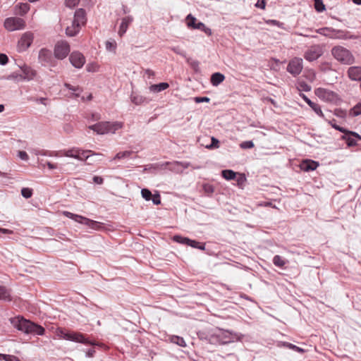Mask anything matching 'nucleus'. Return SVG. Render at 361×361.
<instances>
[{
  "label": "nucleus",
  "instance_id": "obj_51",
  "mask_svg": "<svg viewBox=\"0 0 361 361\" xmlns=\"http://www.w3.org/2000/svg\"><path fill=\"white\" fill-rule=\"evenodd\" d=\"M203 190L207 195H211L214 192V188L212 185L205 183L203 185Z\"/></svg>",
  "mask_w": 361,
  "mask_h": 361
},
{
  "label": "nucleus",
  "instance_id": "obj_30",
  "mask_svg": "<svg viewBox=\"0 0 361 361\" xmlns=\"http://www.w3.org/2000/svg\"><path fill=\"white\" fill-rule=\"evenodd\" d=\"M348 114L351 117H356L361 115V101L349 110Z\"/></svg>",
  "mask_w": 361,
  "mask_h": 361
},
{
  "label": "nucleus",
  "instance_id": "obj_9",
  "mask_svg": "<svg viewBox=\"0 0 361 361\" xmlns=\"http://www.w3.org/2000/svg\"><path fill=\"white\" fill-rule=\"evenodd\" d=\"M187 26L191 29L200 30L203 31L207 35L210 36L212 35V30L210 28L206 27V25L200 21L197 20L192 14H188L186 17Z\"/></svg>",
  "mask_w": 361,
  "mask_h": 361
},
{
  "label": "nucleus",
  "instance_id": "obj_63",
  "mask_svg": "<svg viewBox=\"0 0 361 361\" xmlns=\"http://www.w3.org/2000/svg\"><path fill=\"white\" fill-rule=\"evenodd\" d=\"M95 353V350L93 348L89 349L86 353V356L89 357H92Z\"/></svg>",
  "mask_w": 361,
  "mask_h": 361
},
{
  "label": "nucleus",
  "instance_id": "obj_54",
  "mask_svg": "<svg viewBox=\"0 0 361 361\" xmlns=\"http://www.w3.org/2000/svg\"><path fill=\"white\" fill-rule=\"evenodd\" d=\"M317 115L320 116L322 118H324V115L322 111L321 106L317 104L316 106L312 109Z\"/></svg>",
  "mask_w": 361,
  "mask_h": 361
},
{
  "label": "nucleus",
  "instance_id": "obj_6",
  "mask_svg": "<svg viewBox=\"0 0 361 361\" xmlns=\"http://www.w3.org/2000/svg\"><path fill=\"white\" fill-rule=\"evenodd\" d=\"M122 127L121 123L110 122H99L94 125L89 126V128L98 134H105L108 133H114L116 130Z\"/></svg>",
  "mask_w": 361,
  "mask_h": 361
},
{
  "label": "nucleus",
  "instance_id": "obj_24",
  "mask_svg": "<svg viewBox=\"0 0 361 361\" xmlns=\"http://www.w3.org/2000/svg\"><path fill=\"white\" fill-rule=\"evenodd\" d=\"M131 102L135 105H140L142 104H147L149 102L147 97H145L142 95L137 94L135 92H133L130 96Z\"/></svg>",
  "mask_w": 361,
  "mask_h": 361
},
{
  "label": "nucleus",
  "instance_id": "obj_23",
  "mask_svg": "<svg viewBox=\"0 0 361 361\" xmlns=\"http://www.w3.org/2000/svg\"><path fill=\"white\" fill-rule=\"evenodd\" d=\"M0 300L11 302L12 300L11 290L4 286H0Z\"/></svg>",
  "mask_w": 361,
  "mask_h": 361
},
{
  "label": "nucleus",
  "instance_id": "obj_36",
  "mask_svg": "<svg viewBox=\"0 0 361 361\" xmlns=\"http://www.w3.org/2000/svg\"><path fill=\"white\" fill-rule=\"evenodd\" d=\"M188 246H190L193 248L199 249L200 250H205V244L203 243L198 242L195 240L190 239Z\"/></svg>",
  "mask_w": 361,
  "mask_h": 361
},
{
  "label": "nucleus",
  "instance_id": "obj_42",
  "mask_svg": "<svg viewBox=\"0 0 361 361\" xmlns=\"http://www.w3.org/2000/svg\"><path fill=\"white\" fill-rule=\"evenodd\" d=\"M314 8L319 13L324 11L326 9V8L323 3V1L314 0Z\"/></svg>",
  "mask_w": 361,
  "mask_h": 361
},
{
  "label": "nucleus",
  "instance_id": "obj_60",
  "mask_svg": "<svg viewBox=\"0 0 361 361\" xmlns=\"http://www.w3.org/2000/svg\"><path fill=\"white\" fill-rule=\"evenodd\" d=\"M92 180L96 184H102L104 183V178L101 176H94Z\"/></svg>",
  "mask_w": 361,
  "mask_h": 361
},
{
  "label": "nucleus",
  "instance_id": "obj_39",
  "mask_svg": "<svg viewBox=\"0 0 361 361\" xmlns=\"http://www.w3.org/2000/svg\"><path fill=\"white\" fill-rule=\"evenodd\" d=\"M80 155L84 159H87L90 156L96 155V156H102L101 154L94 153L91 150H81L80 149Z\"/></svg>",
  "mask_w": 361,
  "mask_h": 361
},
{
  "label": "nucleus",
  "instance_id": "obj_17",
  "mask_svg": "<svg viewBox=\"0 0 361 361\" xmlns=\"http://www.w3.org/2000/svg\"><path fill=\"white\" fill-rule=\"evenodd\" d=\"M69 61L76 68H81L85 63L84 56L79 51H73L69 56Z\"/></svg>",
  "mask_w": 361,
  "mask_h": 361
},
{
  "label": "nucleus",
  "instance_id": "obj_44",
  "mask_svg": "<svg viewBox=\"0 0 361 361\" xmlns=\"http://www.w3.org/2000/svg\"><path fill=\"white\" fill-rule=\"evenodd\" d=\"M187 62L194 71H197L199 70L200 63L198 61L188 58Z\"/></svg>",
  "mask_w": 361,
  "mask_h": 361
},
{
  "label": "nucleus",
  "instance_id": "obj_4",
  "mask_svg": "<svg viewBox=\"0 0 361 361\" xmlns=\"http://www.w3.org/2000/svg\"><path fill=\"white\" fill-rule=\"evenodd\" d=\"M63 214L65 216L75 221L76 222H78L82 224H85L94 230H100V229L104 228V224H102L101 222L90 219L88 218H86L85 216H80L78 214H73L68 211L63 212Z\"/></svg>",
  "mask_w": 361,
  "mask_h": 361
},
{
  "label": "nucleus",
  "instance_id": "obj_35",
  "mask_svg": "<svg viewBox=\"0 0 361 361\" xmlns=\"http://www.w3.org/2000/svg\"><path fill=\"white\" fill-rule=\"evenodd\" d=\"M19 11L17 12L20 16L25 15L30 10V5L27 3H20L16 6Z\"/></svg>",
  "mask_w": 361,
  "mask_h": 361
},
{
  "label": "nucleus",
  "instance_id": "obj_31",
  "mask_svg": "<svg viewBox=\"0 0 361 361\" xmlns=\"http://www.w3.org/2000/svg\"><path fill=\"white\" fill-rule=\"evenodd\" d=\"M237 176V173L233 170L224 169L221 171V176L226 180H234Z\"/></svg>",
  "mask_w": 361,
  "mask_h": 361
},
{
  "label": "nucleus",
  "instance_id": "obj_25",
  "mask_svg": "<svg viewBox=\"0 0 361 361\" xmlns=\"http://www.w3.org/2000/svg\"><path fill=\"white\" fill-rule=\"evenodd\" d=\"M63 155L77 159L78 160H83V158L80 155V149L78 148H72L68 150L63 151Z\"/></svg>",
  "mask_w": 361,
  "mask_h": 361
},
{
  "label": "nucleus",
  "instance_id": "obj_28",
  "mask_svg": "<svg viewBox=\"0 0 361 361\" xmlns=\"http://www.w3.org/2000/svg\"><path fill=\"white\" fill-rule=\"evenodd\" d=\"M278 346L279 347H286L288 349H290V350H293L295 352H298V353H302L305 352V350L302 349V348L300 347H298L293 343H288V342H280L279 344H278Z\"/></svg>",
  "mask_w": 361,
  "mask_h": 361
},
{
  "label": "nucleus",
  "instance_id": "obj_59",
  "mask_svg": "<svg viewBox=\"0 0 361 361\" xmlns=\"http://www.w3.org/2000/svg\"><path fill=\"white\" fill-rule=\"evenodd\" d=\"M20 76H23V75L22 74H18V73H11V75H9L8 76V79H9V80H20Z\"/></svg>",
  "mask_w": 361,
  "mask_h": 361
},
{
  "label": "nucleus",
  "instance_id": "obj_50",
  "mask_svg": "<svg viewBox=\"0 0 361 361\" xmlns=\"http://www.w3.org/2000/svg\"><path fill=\"white\" fill-rule=\"evenodd\" d=\"M0 357L5 361H21L18 357L12 355L0 354Z\"/></svg>",
  "mask_w": 361,
  "mask_h": 361
},
{
  "label": "nucleus",
  "instance_id": "obj_37",
  "mask_svg": "<svg viewBox=\"0 0 361 361\" xmlns=\"http://www.w3.org/2000/svg\"><path fill=\"white\" fill-rule=\"evenodd\" d=\"M64 86L69 90H71L75 92V93H73L74 97H78L80 96V92H82V89L79 86L75 87V86L71 85L69 83L66 82L64 84Z\"/></svg>",
  "mask_w": 361,
  "mask_h": 361
},
{
  "label": "nucleus",
  "instance_id": "obj_10",
  "mask_svg": "<svg viewBox=\"0 0 361 361\" xmlns=\"http://www.w3.org/2000/svg\"><path fill=\"white\" fill-rule=\"evenodd\" d=\"M302 68V59L299 57H294L288 62L286 71L293 77H296L301 73Z\"/></svg>",
  "mask_w": 361,
  "mask_h": 361
},
{
  "label": "nucleus",
  "instance_id": "obj_58",
  "mask_svg": "<svg viewBox=\"0 0 361 361\" xmlns=\"http://www.w3.org/2000/svg\"><path fill=\"white\" fill-rule=\"evenodd\" d=\"M8 61V58L5 54H0V64L2 66L6 65Z\"/></svg>",
  "mask_w": 361,
  "mask_h": 361
},
{
  "label": "nucleus",
  "instance_id": "obj_2",
  "mask_svg": "<svg viewBox=\"0 0 361 361\" xmlns=\"http://www.w3.org/2000/svg\"><path fill=\"white\" fill-rule=\"evenodd\" d=\"M317 32L334 39H357L358 35L351 34L345 30H336L333 27H324L317 30Z\"/></svg>",
  "mask_w": 361,
  "mask_h": 361
},
{
  "label": "nucleus",
  "instance_id": "obj_21",
  "mask_svg": "<svg viewBox=\"0 0 361 361\" xmlns=\"http://www.w3.org/2000/svg\"><path fill=\"white\" fill-rule=\"evenodd\" d=\"M318 166V162L310 159H306L301 163L300 169L304 171H312L315 170Z\"/></svg>",
  "mask_w": 361,
  "mask_h": 361
},
{
  "label": "nucleus",
  "instance_id": "obj_56",
  "mask_svg": "<svg viewBox=\"0 0 361 361\" xmlns=\"http://www.w3.org/2000/svg\"><path fill=\"white\" fill-rule=\"evenodd\" d=\"M194 99L196 103L209 102L210 101V99L207 97H196Z\"/></svg>",
  "mask_w": 361,
  "mask_h": 361
},
{
  "label": "nucleus",
  "instance_id": "obj_40",
  "mask_svg": "<svg viewBox=\"0 0 361 361\" xmlns=\"http://www.w3.org/2000/svg\"><path fill=\"white\" fill-rule=\"evenodd\" d=\"M334 114L338 118L345 119L348 116V112L346 110L342 109L341 108H337L334 109Z\"/></svg>",
  "mask_w": 361,
  "mask_h": 361
},
{
  "label": "nucleus",
  "instance_id": "obj_22",
  "mask_svg": "<svg viewBox=\"0 0 361 361\" xmlns=\"http://www.w3.org/2000/svg\"><path fill=\"white\" fill-rule=\"evenodd\" d=\"M133 18L132 16H126L122 19L119 30L118 35L122 37L127 31L129 25L133 22Z\"/></svg>",
  "mask_w": 361,
  "mask_h": 361
},
{
  "label": "nucleus",
  "instance_id": "obj_26",
  "mask_svg": "<svg viewBox=\"0 0 361 361\" xmlns=\"http://www.w3.org/2000/svg\"><path fill=\"white\" fill-rule=\"evenodd\" d=\"M225 79L224 74L216 72L211 75L210 82L213 86H218Z\"/></svg>",
  "mask_w": 361,
  "mask_h": 361
},
{
  "label": "nucleus",
  "instance_id": "obj_52",
  "mask_svg": "<svg viewBox=\"0 0 361 361\" xmlns=\"http://www.w3.org/2000/svg\"><path fill=\"white\" fill-rule=\"evenodd\" d=\"M105 45H106V50L110 51H116V42L114 40H113V41H106Z\"/></svg>",
  "mask_w": 361,
  "mask_h": 361
},
{
  "label": "nucleus",
  "instance_id": "obj_7",
  "mask_svg": "<svg viewBox=\"0 0 361 361\" xmlns=\"http://www.w3.org/2000/svg\"><path fill=\"white\" fill-rule=\"evenodd\" d=\"M235 336L228 331H219L218 334L212 335L210 338V343H219L220 345L227 344L233 342Z\"/></svg>",
  "mask_w": 361,
  "mask_h": 361
},
{
  "label": "nucleus",
  "instance_id": "obj_8",
  "mask_svg": "<svg viewBox=\"0 0 361 361\" xmlns=\"http://www.w3.org/2000/svg\"><path fill=\"white\" fill-rule=\"evenodd\" d=\"M70 51V45L66 41H58L54 49V57L59 60H63L68 55Z\"/></svg>",
  "mask_w": 361,
  "mask_h": 361
},
{
  "label": "nucleus",
  "instance_id": "obj_18",
  "mask_svg": "<svg viewBox=\"0 0 361 361\" xmlns=\"http://www.w3.org/2000/svg\"><path fill=\"white\" fill-rule=\"evenodd\" d=\"M20 68L23 72V76H20V80H31L35 77L37 74L36 71L25 64H24L23 66H20Z\"/></svg>",
  "mask_w": 361,
  "mask_h": 361
},
{
  "label": "nucleus",
  "instance_id": "obj_48",
  "mask_svg": "<svg viewBox=\"0 0 361 361\" xmlns=\"http://www.w3.org/2000/svg\"><path fill=\"white\" fill-rule=\"evenodd\" d=\"M219 141L218 139H216V137H212L211 138V143L210 145H207V149H216V148H219Z\"/></svg>",
  "mask_w": 361,
  "mask_h": 361
},
{
  "label": "nucleus",
  "instance_id": "obj_5",
  "mask_svg": "<svg viewBox=\"0 0 361 361\" xmlns=\"http://www.w3.org/2000/svg\"><path fill=\"white\" fill-rule=\"evenodd\" d=\"M58 335L67 341H71L76 343H80L84 344H90V345H94V343H90L85 336L84 334L79 333V332H75V331H68L61 328L58 329Z\"/></svg>",
  "mask_w": 361,
  "mask_h": 361
},
{
  "label": "nucleus",
  "instance_id": "obj_55",
  "mask_svg": "<svg viewBox=\"0 0 361 361\" xmlns=\"http://www.w3.org/2000/svg\"><path fill=\"white\" fill-rule=\"evenodd\" d=\"M151 200H152L153 204L155 205H159L161 204V197L159 194L152 195Z\"/></svg>",
  "mask_w": 361,
  "mask_h": 361
},
{
  "label": "nucleus",
  "instance_id": "obj_29",
  "mask_svg": "<svg viewBox=\"0 0 361 361\" xmlns=\"http://www.w3.org/2000/svg\"><path fill=\"white\" fill-rule=\"evenodd\" d=\"M295 86L300 92H310L311 90V86L304 80L297 81Z\"/></svg>",
  "mask_w": 361,
  "mask_h": 361
},
{
  "label": "nucleus",
  "instance_id": "obj_45",
  "mask_svg": "<svg viewBox=\"0 0 361 361\" xmlns=\"http://www.w3.org/2000/svg\"><path fill=\"white\" fill-rule=\"evenodd\" d=\"M328 123L333 128H334L335 130L339 131V132H345L346 131V129L343 128V127H341L339 126H338L336 123V120L335 119H332V120H329L328 121Z\"/></svg>",
  "mask_w": 361,
  "mask_h": 361
},
{
  "label": "nucleus",
  "instance_id": "obj_16",
  "mask_svg": "<svg viewBox=\"0 0 361 361\" xmlns=\"http://www.w3.org/2000/svg\"><path fill=\"white\" fill-rule=\"evenodd\" d=\"M343 133L344 135H342L341 139L346 142L348 147H355L357 145V140H361V135L355 132L346 129V131Z\"/></svg>",
  "mask_w": 361,
  "mask_h": 361
},
{
  "label": "nucleus",
  "instance_id": "obj_32",
  "mask_svg": "<svg viewBox=\"0 0 361 361\" xmlns=\"http://www.w3.org/2000/svg\"><path fill=\"white\" fill-rule=\"evenodd\" d=\"M80 28V27H76L72 22V25L66 27V34L69 37H74L79 32Z\"/></svg>",
  "mask_w": 361,
  "mask_h": 361
},
{
  "label": "nucleus",
  "instance_id": "obj_3",
  "mask_svg": "<svg viewBox=\"0 0 361 361\" xmlns=\"http://www.w3.org/2000/svg\"><path fill=\"white\" fill-rule=\"evenodd\" d=\"M334 58L342 64L350 65L355 62V58L350 50L344 47L337 45L331 50Z\"/></svg>",
  "mask_w": 361,
  "mask_h": 361
},
{
  "label": "nucleus",
  "instance_id": "obj_1",
  "mask_svg": "<svg viewBox=\"0 0 361 361\" xmlns=\"http://www.w3.org/2000/svg\"><path fill=\"white\" fill-rule=\"evenodd\" d=\"M9 321L14 328L26 334L43 336L45 333L43 326L25 319L23 316L11 317Z\"/></svg>",
  "mask_w": 361,
  "mask_h": 361
},
{
  "label": "nucleus",
  "instance_id": "obj_33",
  "mask_svg": "<svg viewBox=\"0 0 361 361\" xmlns=\"http://www.w3.org/2000/svg\"><path fill=\"white\" fill-rule=\"evenodd\" d=\"M235 179L236 180L237 185L239 188H243L245 187L247 180L245 173H237Z\"/></svg>",
  "mask_w": 361,
  "mask_h": 361
},
{
  "label": "nucleus",
  "instance_id": "obj_61",
  "mask_svg": "<svg viewBox=\"0 0 361 361\" xmlns=\"http://www.w3.org/2000/svg\"><path fill=\"white\" fill-rule=\"evenodd\" d=\"M18 157L23 159V160H27L28 159V155L25 151H19L18 152Z\"/></svg>",
  "mask_w": 361,
  "mask_h": 361
},
{
  "label": "nucleus",
  "instance_id": "obj_15",
  "mask_svg": "<svg viewBox=\"0 0 361 361\" xmlns=\"http://www.w3.org/2000/svg\"><path fill=\"white\" fill-rule=\"evenodd\" d=\"M38 61L43 66L52 65L54 58L51 51L47 48L41 49L38 54Z\"/></svg>",
  "mask_w": 361,
  "mask_h": 361
},
{
  "label": "nucleus",
  "instance_id": "obj_41",
  "mask_svg": "<svg viewBox=\"0 0 361 361\" xmlns=\"http://www.w3.org/2000/svg\"><path fill=\"white\" fill-rule=\"evenodd\" d=\"M173 240L176 243L188 245L190 238L187 237H183L181 235H176L173 236Z\"/></svg>",
  "mask_w": 361,
  "mask_h": 361
},
{
  "label": "nucleus",
  "instance_id": "obj_14",
  "mask_svg": "<svg viewBox=\"0 0 361 361\" xmlns=\"http://www.w3.org/2000/svg\"><path fill=\"white\" fill-rule=\"evenodd\" d=\"M34 39L33 33L26 32L21 36L18 42V50L20 52L25 51L32 44Z\"/></svg>",
  "mask_w": 361,
  "mask_h": 361
},
{
  "label": "nucleus",
  "instance_id": "obj_34",
  "mask_svg": "<svg viewBox=\"0 0 361 361\" xmlns=\"http://www.w3.org/2000/svg\"><path fill=\"white\" fill-rule=\"evenodd\" d=\"M170 341L173 343H176L179 346L181 347H185L186 343L183 338L178 336H170Z\"/></svg>",
  "mask_w": 361,
  "mask_h": 361
},
{
  "label": "nucleus",
  "instance_id": "obj_27",
  "mask_svg": "<svg viewBox=\"0 0 361 361\" xmlns=\"http://www.w3.org/2000/svg\"><path fill=\"white\" fill-rule=\"evenodd\" d=\"M169 87L168 82H160L159 84L152 85L149 87V90L151 92H160L163 90H166Z\"/></svg>",
  "mask_w": 361,
  "mask_h": 361
},
{
  "label": "nucleus",
  "instance_id": "obj_57",
  "mask_svg": "<svg viewBox=\"0 0 361 361\" xmlns=\"http://www.w3.org/2000/svg\"><path fill=\"white\" fill-rule=\"evenodd\" d=\"M255 6L257 8L264 9L266 6V1L257 0V3L255 4Z\"/></svg>",
  "mask_w": 361,
  "mask_h": 361
},
{
  "label": "nucleus",
  "instance_id": "obj_62",
  "mask_svg": "<svg viewBox=\"0 0 361 361\" xmlns=\"http://www.w3.org/2000/svg\"><path fill=\"white\" fill-rule=\"evenodd\" d=\"M174 164L175 165H180L181 166L183 169H187L190 166V163L189 162H186V161H183V162H180V161H175L174 162Z\"/></svg>",
  "mask_w": 361,
  "mask_h": 361
},
{
  "label": "nucleus",
  "instance_id": "obj_11",
  "mask_svg": "<svg viewBox=\"0 0 361 361\" xmlns=\"http://www.w3.org/2000/svg\"><path fill=\"white\" fill-rule=\"evenodd\" d=\"M4 25L7 30L11 32L23 29L25 27V21L20 18L10 17L6 18Z\"/></svg>",
  "mask_w": 361,
  "mask_h": 361
},
{
  "label": "nucleus",
  "instance_id": "obj_12",
  "mask_svg": "<svg viewBox=\"0 0 361 361\" xmlns=\"http://www.w3.org/2000/svg\"><path fill=\"white\" fill-rule=\"evenodd\" d=\"M323 54V49L319 44H314L309 47L304 53V58L312 62L317 60Z\"/></svg>",
  "mask_w": 361,
  "mask_h": 361
},
{
  "label": "nucleus",
  "instance_id": "obj_46",
  "mask_svg": "<svg viewBox=\"0 0 361 361\" xmlns=\"http://www.w3.org/2000/svg\"><path fill=\"white\" fill-rule=\"evenodd\" d=\"M171 51H173V52H175L176 54L183 56V57H186V52L185 51H184L183 49H181L180 47L178 46H176V47H171L169 48Z\"/></svg>",
  "mask_w": 361,
  "mask_h": 361
},
{
  "label": "nucleus",
  "instance_id": "obj_64",
  "mask_svg": "<svg viewBox=\"0 0 361 361\" xmlns=\"http://www.w3.org/2000/svg\"><path fill=\"white\" fill-rule=\"evenodd\" d=\"M45 164L48 166L49 169H55L57 168V166L54 164H52L50 161H46Z\"/></svg>",
  "mask_w": 361,
  "mask_h": 361
},
{
  "label": "nucleus",
  "instance_id": "obj_53",
  "mask_svg": "<svg viewBox=\"0 0 361 361\" xmlns=\"http://www.w3.org/2000/svg\"><path fill=\"white\" fill-rule=\"evenodd\" d=\"M80 3V0H65V4L68 8H73Z\"/></svg>",
  "mask_w": 361,
  "mask_h": 361
},
{
  "label": "nucleus",
  "instance_id": "obj_19",
  "mask_svg": "<svg viewBox=\"0 0 361 361\" xmlns=\"http://www.w3.org/2000/svg\"><path fill=\"white\" fill-rule=\"evenodd\" d=\"M86 21V12L83 8H78L75 11L74 18L73 20V24L76 27H80L81 24H84Z\"/></svg>",
  "mask_w": 361,
  "mask_h": 361
},
{
  "label": "nucleus",
  "instance_id": "obj_20",
  "mask_svg": "<svg viewBox=\"0 0 361 361\" xmlns=\"http://www.w3.org/2000/svg\"><path fill=\"white\" fill-rule=\"evenodd\" d=\"M349 78L354 81H361V66H351L348 70Z\"/></svg>",
  "mask_w": 361,
  "mask_h": 361
},
{
  "label": "nucleus",
  "instance_id": "obj_47",
  "mask_svg": "<svg viewBox=\"0 0 361 361\" xmlns=\"http://www.w3.org/2000/svg\"><path fill=\"white\" fill-rule=\"evenodd\" d=\"M142 197L147 201L151 200L152 194L147 188H143L141 190Z\"/></svg>",
  "mask_w": 361,
  "mask_h": 361
},
{
  "label": "nucleus",
  "instance_id": "obj_13",
  "mask_svg": "<svg viewBox=\"0 0 361 361\" xmlns=\"http://www.w3.org/2000/svg\"><path fill=\"white\" fill-rule=\"evenodd\" d=\"M314 93L319 99L325 102H332L336 101L338 98L336 93L322 87L317 88L314 90Z\"/></svg>",
  "mask_w": 361,
  "mask_h": 361
},
{
  "label": "nucleus",
  "instance_id": "obj_49",
  "mask_svg": "<svg viewBox=\"0 0 361 361\" xmlns=\"http://www.w3.org/2000/svg\"><path fill=\"white\" fill-rule=\"evenodd\" d=\"M21 195L23 197L28 199L32 195V190L29 188H23L21 189Z\"/></svg>",
  "mask_w": 361,
  "mask_h": 361
},
{
  "label": "nucleus",
  "instance_id": "obj_43",
  "mask_svg": "<svg viewBox=\"0 0 361 361\" xmlns=\"http://www.w3.org/2000/svg\"><path fill=\"white\" fill-rule=\"evenodd\" d=\"M133 153L132 151L119 152L116 154L114 159H121L129 157Z\"/></svg>",
  "mask_w": 361,
  "mask_h": 361
},
{
  "label": "nucleus",
  "instance_id": "obj_38",
  "mask_svg": "<svg viewBox=\"0 0 361 361\" xmlns=\"http://www.w3.org/2000/svg\"><path fill=\"white\" fill-rule=\"evenodd\" d=\"M273 263L276 267H283L286 264V260L280 255H275L273 258Z\"/></svg>",
  "mask_w": 361,
  "mask_h": 361
}]
</instances>
